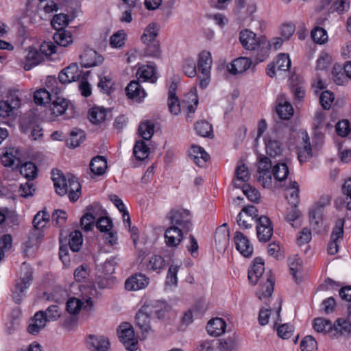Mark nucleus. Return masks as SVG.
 <instances>
[{
	"mask_svg": "<svg viewBox=\"0 0 351 351\" xmlns=\"http://www.w3.org/2000/svg\"><path fill=\"white\" fill-rule=\"evenodd\" d=\"M311 38L314 42L323 44L328 40L326 31L320 27H316L311 31Z\"/></svg>",
	"mask_w": 351,
	"mask_h": 351,
	"instance_id": "62",
	"label": "nucleus"
},
{
	"mask_svg": "<svg viewBox=\"0 0 351 351\" xmlns=\"http://www.w3.org/2000/svg\"><path fill=\"white\" fill-rule=\"evenodd\" d=\"M230 234L228 230L217 228L215 235V243L219 250H224L229 243Z\"/></svg>",
	"mask_w": 351,
	"mask_h": 351,
	"instance_id": "42",
	"label": "nucleus"
},
{
	"mask_svg": "<svg viewBox=\"0 0 351 351\" xmlns=\"http://www.w3.org/2000/svg\"><path fill=\"white\" fill-rule=\"evenodd\" d=\"M252 65V61L246 57H240L227 66L228 71L234 75L243 73Z\"/></svg>",
	"mask_w": 351,
	"mask_h": 351,
	"instance_id": "25",
	"label": "nucleus"
},
{
	"mask_svg": "<svg viewBox=\"0 0 351 351\" xmlns=\"http://www.w3.org/2000/svg\"><path fill=\"white\" fill-rule=\"evenodd\" d=\"M226 328L225 321L222 318L216 317L208 322L206 330L210 335L218 337L224 333Z\"/></svg>",
	"mask_w": 351,
	"mask_h": 351,
	"instance_id": "32",
	"label": "nucleus"
},
{
	"mask_svg": "<svg viewBox=\"0 0 351 351\" xmlns=\"http://www.w3.org/2000/svg\"><path fill=\"white\" fill-rule=\"evenodd\" d=\"M256 234L260 241H268L273 234V227L270 219L265 215H262L256 220Z\"/></svg>",
	"mask_w": 351,
	"mask_h": 351,
	"instance_id": "9",
	"label": "nucleus"
},
{
	"mask_svg": "<svg viewBox=\"0 0 351 351\" xmlns=\"http://www.w3.org/2000/svg\"><path fill=\"white\" fill-rule=\"evenodd\" d=\"M21 100L16 93L11 94L7 100L0 101V117H9L14 109L19 108Z\"/></svg>",
	"mask_w": 351,
	"mask_h": 351,
	"instance_id": "14",
	"label": "nucleus"
},
{
	"mask_svg": "<svg viewBox=\"0 0 351 351\" xmlns=\"http://www.w3.org/2000/svg\"><path fill=\"white\" fill-rule=\"evenodd\" d=\"M45 84L47 88V90L57 96V95L62 90L63 85L64 84H62L59 79H57L55 77L48 76L47 77Z\"/></svg>",
	"mask_w": 351,
	"mask_h": 351,
	"instance_id": "49",
	"label": "nucleus"
},
{
	"mask_svg": "<svg viewBox=\"0 0 351 351\" xmlns=\"http://www.w3.org/2000/svg\"><path fill=\"white\" fill-rule=\"evenodd\" d=\"M43 60V55L40 53L39 50L34 47H29L25 56L24 69L25 71H29Z\"/></svg>",
	"mask_w": 351,
	"mask_h": 351,
	"instance_id": "26",
	"label": "nucleus"
},
{
	"mask_svg": "<svg viewBox=\"0 0 351 351\" xmlns=\"http://www.w3.org/2000/svg\"><path fill=\"white\" fill-rule=\"evenodd\" d=\"M212 57L209 51H203L198 55V69L200 73H209L212 66Z\"/></svg>",
	"mask_w": 351,
	"mask_h": 351,
	"instance_id": "36",
	"label": "nucleus"
},
{
	"mask_svg": "<svg viewBox=\"0 0 351 351\" xmlns=\"http://www.w3.org/2000/svg\"><path fill=\"white\" fill-rule=\"evenodd\" d=\"M159 32V26L155 23H149L145 28L141 40L143 43L158 40L157 36Z\"/></svg>",
	"mask_w": 351,
	"mask_h": 351,
	"instance_id": "38",
	"label": "nucleus"
},
{
	"mask_svg": "<svg viewBox=\"0 0 351 351\" xmlns=\"http://www.w3.org/2000/svg\"><path fill=\"white\" fill-rule=\"evenodd\" d=\"M279 306L276 311H274L271 308H263L260 310L258 315L259 324L262 326H265L269 323V319L271 317L274 326L279 324L281 322L280 318V313L281 311V301L279 300Z\"/></svg>",
	"mask_w": 351,
	"mask_h": 351,
	"instance_id": "15",
	"label": "nucleus"
},
{
	"mask_svg": "<svg viewBox=\"0 0 351 351\" xmlns=\"http://www.w3.org/2000/svg\"><path fill=\"white\" fill-rule=\"evenodd\" d=\"M185 230L176 228V226H169L165 232V241L167 246L176 247L180 245L184 238V234L186 233Z\"/></svg>",
	"mask_w": 351,
	"mask_h": 351,
	"instance_id": "19",
	"label": "nucleus"
},
{
	"mask_svg": "<svg viewBox=\"0 0 351 351\" xmlns=\"http://www.w3.org/2000/svg\"><path fill=\"white\" fill-rule=\"evenodd\" d=\"M276 112L282 119H289L293 114V108L286 100L285 95H281L278 99Z\"/></svg>",
	"mask_w": 351,
	"mask_h": 351,
	"instance_id": "33",
	"label": "nucleus"
},
{
	"mask_svg": "<svg viewBox=\"0 0 351 351\" xmlns=\"http://www.w3.org/2000/svg\"><path fill=\"white\" fill-rule=\"evenodd\" d=\"M149 310L144 304L135 317L136 325L141 330L143 338H145L152 330L150 325V315L152 314L149 313Z\"/></svg>",
	"mask_w": 351,
	"mask_h": 351,
	"instance_id": "10",
	"label": "nucleus"
},
{
	"mask_svg": "<svg viewBox=\"0 0 351 351\" xmlns=\"http://www.w3.org/2000/svg\"><path fill=\"white\" fill-rule=\"evenodd\" d=\"M165 259L159 255H154L147 261H145L143 265L149 271H158L165 267Z\"/></svg>",
	"mask_w": 351,
	"mask_h": 351,
	"instance_id": "37",
	"label": "nucleus"
},
{
	"mask_svg": "<svg viewBox=\"0 0 351 351\" xmlns=\"http://www.w3.org/2000/svg\"><path fill=\"white\" fill-rule=\"evenodd\" d=\"M88 349L93 351H106L110 347V341L104 336L89 335L87 340Z\"/></svg>",
	"mask_w": 351,
	"mask_h": 351,
	"instance_id": "22",
	"label": "nucleus"
},
{
	"mask_svg": "<svg viewBox=\"0 0 351 351\" xmlns=\"http://www.w3.org/2000/svg\"><path fill=\"white\" fill-rule=\"evenodd\" d=\"M287 199L291 205L297 206L299 204V184L296 182H291L287 189Z\"/></svg>",
	"mask_w": 351,
	"mask_h": 351,
	"instance_id": "44",
	"label": "nucleus"
},
{
	"mask_svg": "<svg viewBox=\"0 0 351 351\" xmlns=\"http://www.w3.org/2000/svg\"><path fill=\"white\" fill-rule=\"evenodd\" d=\"M20 173L28 180L34 179L37 176V168L32 162H27L20 167Z\"/></svg>",
	"mask_w": 351,
	"mask_h": 351,
	"instance_id": "51",
	"label": "nucleus"
},
{
	"mask_svg": "<svg viewBox=\"0 0 351 351\" xmlns=\"http://www.w3.org/2000/svg\"><path fill=\"white\" fill-rule=\"evenodd\" d=\"M313 328L318 332H332L333 324L324 318H315L313 320Z\"/></svg>",
	"mask_w": 351,
	"mask_h": 351,
	"instance_id": "46",
	"label": "nucleus"
},
{
	"mask_svg": "<svg viewBox=\"0 0 351 351\" xmlns=\"http://www.w3.org/2000/svg\"><path fill=\"white\" fill-rule=\"evenodd\" d=\"M53 39L58 45L62 47H67L73 42L71 32L65 29L58 30L54 34Z\"/></svg>",
	"mask_w": 351,
	"mask_h": 351,
	"instance_id": "43",
	"label": "nucleus"
},
{
	"mask_svg": "<svg viewBox=\"0 0 351 351\" xmlns=\"http://www.w3.org/2000/svg\"><path fill=\"white\" fill-rule=\"evenodd\" d=\"M84 139V132L80 129L75 128L71 132L70 136L66 140V145L69 147L75 148L78 147Z\"/></svg>",
	"mask_w": 351,
	"mask_h": 351,
	"instance_id": "39",
	"label": "nucleus"
},
{
	"mask_svg": "<svg viewBox=\"0 0 351 351\" xmlns=\"http://www.w3.org/2000/svg\"><path fill=\"white\" fill-rule=\"evenodd\" d=\"M19 278L16 280L12 291V298L15 303L20 304L25 295V291L32 282V269L29 265L23 263L20 269Z\"/></svg>",
	"mask_w": 351,
	"mask_h": 351,
	"instance_id": "4",
	"label": "nucleus"
},
{
	"mask_svg": "<svg viewBox=\"0 0 351 351\" xmlns=\"http://www.w3.org/2000/svg\"><path fill=\"white\" fill-rule=\"evenodd\" d=\"M52 97L46 88H40L34 93V99L36 104L45 105L53 99Z\"/></svg>",
	"mask_w": 351,
	"mask_h": 351,
	"instance_id": "48",
	"label": "nucleus"
},
{
	"mask_svg": "<svg viewBox=\"0 0 351 351\" xmlns=\"http://www.w3.org/2000/svg\"><path fill=\"white\" fill-rule=\"evenodd\" d=\"M117 334L120 341L128 350L135 351L137 350L138 341L130 324L125 322L121 324L117 330Z\"/></svg>",
	"mask_w": 351,
	"mask_h": 351,
	"instance_id": "7",
	"label": "nucleus"
},
{
	"mask_svg": "<svg viewBox=\"0 0 351 351\" xmlns=\"http://www.w3.org/2000/svg\"><path fill=\"white\" fill-rule=\"evenodd\" d=\"M335 99V95L332 92L329 90L323 91L319 97V102L322 108L328 110Z\"/></svg>",
	"mask_w": 351,
	"mask_h": 351,
	"instance_id": "64",
	"label": "nucleus"
},
{
	"mask_svg": "<svg viewBox=\"0 0 351 351\" xmlns=\"http://www.w3.org/2000/svg\"><path fill=\"white\" fill-rule=\"evenodd\" d=\"M344 220L338 219L330 235V240L328 245V252L334 255L339 250V245L343 236Z\"/></svg>",
	"mask_w": 351,
	"mask_h": 351,
	"instance_id": "8",
	"label": "nucleus"
},
{
	"mask_svg": "<svg viewBox=\"0 0 351 351\" xmlns=\"http://www.w3.org/2000/svg\"><path fill=\"white\" fill-rule=\"evenodd\" d=\"M51 179L56 192L60 196L68 194L69 198L72 202L78 199L80 195L81 186L76 178L69 175L66 177L58 169L51 171Z\"/></svg>",
	"mask_w": 351,
	"mask_h": 351,
	"instance_id": "3",
	"label": "nucleus"
},
{
	"mask_svg": "<svg viewBox=\"0 0 351 351\" xmlns=\"http://www.w3.org/2000/svg\"><path fill=\"white\" fill-rule=\"evenodd\" d=\"M106 110L103 107H93L90 110L88 113L90 121L95 124L104 121L106 119Z\"/></svg>",
	"mask_w": 351,
	"mask_h": 351,
	"instance_id": "45",
	"label": "nucleus"
},
{
	"mask_svg": "<svg viewBox=\"0 0 351 351\" xmlns=\"http://www.w3.org/2000/svg\"><path fill=\"white\" fill-rule=\"evenodd\" d=\"M69 23V16L65 14H58L53 16L51 20L52 26L58 30H64L63 27Z\"/></svg>",
	"mask_w": 351,
	"mask_h": 351,
	"instance_id": "60",
	"label": "nucleus"
},
{
	"mask_svg": "<svg viewBox=\"0 0 351 351\" xmlns=\"http://www.w3.org/2000/svg\"><path fill=\"white\" fill-rule=\"evenodd\" d=\"M136 76L138 80L151 83H156L158 80L156 67L149 64L141 66L137 70Z\"/></svg>",
	"mask_w": 351,
	"mask_h": 351,
	"instance_id": "27",
	"label": "nucleus"
},
{
	"mask_svg": "<svg viewBox=\"0 0 351 351\" xmlns=\"http://www.w3.org/2000/svg\"><path fill=\"white\" fill-rule=\"evenodd\" d=\"M264 271V262L261 258H256L248 270V279L252 285H255L261 280V288L257 294L261 300L271 296L274 287V276L270 272L263 275Z\"/></svg>",
	"mask_w": 351,
	"mask_h": 351,
	"instance_id": "1",
	"label": "nucleus"
},
{
	"mask_svg": "<svg viewBox=\"0 0 351 351\" xmlns=\"http://www.w3.org/2000/svg\"><path fill=\"white\" fill-rule=\"evenodd\" d=\"M45 318L47 322H53L60 317L61 313L58 305L53 304L49 306L45 311H44Z\"/></svg>",
	"mask_w": 351,
	"mask_h": 351,
	"instance_id": "63",
	"label": "nucleus"
},
{
	"mask_svg": "<svg viewBox=\"0 0 351 351\" xmlns=\"http://www.w3.org/2000/svg\"><path fill=\"white\" fill-rule=\"evenodd\" d=\"M81 73L77 64L73 63L59 73L58 79L62 84H69L78 80Z\"/></svg>",
	"mask_w": 351,
	"mask_h": 351,
	"instance_id": "21",
	"label": "nucleus"
},
{
	"mask_svg": "<svg viewBox=\"0 0 351 351\" xmlns=\"http://www.w3.org/2000/svg\"><path fill=\"white\" fill-rule=\"evenodd\" d=\"M183 103L186 107V121H192L193 114L195 113L198 104V97L196 93L191 92L185 96Z\"/></svg>",
	"mask_w": 351,
	"mask_h": 351,
	"instance_id": "35",
	"label": "nucleus"
},
{
	"mask_svg": "<svg viewBox=\"0 0 351 351\" xmlns=\"http://www.w3.org/2000/svg\"><path fill=\"white\" fill-rule=\"evenodd\" d=\"M47 322L44 311H39L35 313L34 317L31 319L27 330L30 334L36 335L46 326Z\"/></svg>",
	"mask_w": 351,
	"mask_h": 351,
	"instance_id": "23",
	"label": "nucleus"
},
{
	"mask_svg": "<svg viewBox=\"0 0 351 351\" xmlns=\"http://www.w3.org/2000/svg\"><path fill=\"white\" fill-rule=\"evenodd\" d=\"M145 45V54L149 57L159 58L160 56V47L159 40L143 43Z\"/></svg>",
	"mask_w": 351,
	"mask_h": 351,
	"instance_id": "58",
	"label": "nucleus"
},
{
	"mask_svg": "<svg viewBox=\"0 0 351 351\" xmlns=\"http://www.w3.org/2000/svg\"><path fill=\"white\" fill-rule=\"evenodd\" d=\"M114 82L110 76L101 77L98 83V87L101 91L107 95L110 94L114 90Z\"/></svg>",
	"mask_w": 351,
	"mask_h": 351,
	"instance_id": "56",
	"label": "nucleus"
},
{
	"mask_svg": "<svg viewBox=\"0 0 351 351\" xmlns=\"http://www.w3.org/2000/svg\"><path fill=\"white\" fill-rule=\"evenodd\" d=\"M195 130L197 134L204 137H208L212 134L211 125L205 121H197L195 124Z\"/></svg>",
	"mask_w": 351,
	"mask_h": 351,
	"instance_id": "61",
	"label": "nucleus"
},
{
	"mask_svg": "<svg viewBox=\"0 0 351 351\" xmlns=\"http://www.w3.org/2000/svg\"><path fill=\"white\" fill-rule=\"evenodd\" d=\"M107 167V162L103 156H96L92 159L90 164L91 171L98 176L104 174Z\"/></svg>",
	"mask_w": 351,
	"mask_h": 351,
	"instance_id": "41",
	"label": "nucleus"
},
{
	"mask_svg": "<svg viewBox=\"0 0 351 351\" xmlns=\"http://www.w3.org/2000/svg\"><path fill=\"white\" fill-rule=\"evenodd\" d=\"M2 164L5 167L19 165L20 163L19 150L15 147H10L6 150L1 158Z\"/></svg>",
	"mask_w": 351,
	"mask_h": 351,
	"instance_id": "34",
	"label": "nucleus"
},
{
	"mask_svg": "<svg viewBox=\"0 0 351 351\" xmlns=\"http://www.w3.org/2000/svg\"><path fill=\"white\" fill-rule=\"evenodd\" d=\"M93 306V302L90 297L84 299V301L77 298H71L66 304V310L71 315H77L82 309H90Z\"/></svg>",
	"mask_w": 351,
	"mask_h": 351,
	"instance_id": "13",
	"label": "nucleus"
},
{
	"mask_svg": "<svg viewBox=\"0 0 351 351\" xmlns=\"http://www.w3.org/2000/svg\"><path fill=\"white\" fill-rule=\"evenodd\" d=\"M133 152L138 160H143L147 158L149 154V148L143 141H138L134 145Z\"/></svg>",
	"mask_w": 351,
	"mask_h": 351,
	"instance_id": "47",
	"label": "nucleus"
},
{
	"mask_svg": "<svg viewBox=\"0 0 351 351\" xmlns=\"http://www.w3.org/2000/svg\"><path fill=\"white\" fill-rule=\"evenodd\" d=\"M125 92L128 98L141 101L147 95L145 90L141 87L138 81H131L125 88Z\"/></svg>",
	"mask_w": 351,
	"mask_h": 351,
	"instance_id": "28",
	"label": "nucleus"
},
{
	"mask_svg": "<svg viewBox=\"0 0 351 351\" xmlns=\"http://www.w3.org/2000/svg\"><path fill=\"white\" fill-rule=\"evenodd\" d=\"M182 71L189 77H194L197 74L195 61L191 58H186L182 63Z\"/></svg>",
	"mask_w": 351,
	"mask_h": 351,
	"instance_id": "57",
	"label": "nucleus"
},
{
	"mask_svg": "<svg viewBox=\"0 0 351 351\" xmlns=\"http://www.w3.org/2000/svg\"><path fill=\"white\" fill-rule=\"evenodd\" d=\"M302 141L298 148V158L300 163L306 162L312 157V149L310 138L306 131H302L300 134Z\"/></svg>",
	"mask_w": 351,
	"mask_h": 351,
	"instance_id": "12",
	"label": "nucleus"
},
{
	"mask_svg": "<svg viewBox=\"0 0 351 351\" xmlns=\"http://www.w3.org/2000/svg\"><path fill=\"white\" fill-rule=\"evenodd\" d=\"M145 306L149 309L150 314L155 315L158 319L165 318L170 311V306L165 302L160 301L145 304Z\"/></svg>",
	"mask_w": 351,
	"mask_h": 351,
	"instance_id": "31",
	"label": "nucleus"
},
{
	"mask_svg": "<svg viewBox=\"0 0 351 351\" xmlns=\"http://www.w3.org/2000/svg\"><path fill=\"white\" fill-rule=\"evenodd\" d=\"M126 34L124 30H119L110 38V45L112 48H122L125 43Z\"/></svg>",
	"mask_w": 351,
	"mask_h": 351,
	"instance_id": "54",
	"label": "nucleus"
},
{
	"mask_svg": "<svg viewBox=\"0 0 351 351\" xmlns=\"http://www.w3.org/2000/svg\"><path fill=\"white\" fill-rule=\"evenodd\" d=\"M171 226H176L186 232L192 228V216L190 211L182 208L171 209L167 215Z\"/></svg>",
	"mask_w": 351,
	"mask_h": 351,
	"instance_id": "5",
	"label": "nucleus"
},
{
	"mask_svg": "<svg viewBox=\"0 0 351 351\" xmlns=\"http://www.w3.org/2000/svg\"><path fill=\"white\" fill-rule=\"evenodd\" d=\"M348 314L346 319L339 318L333 324L332 335H348L351 333V304H349Z\"/></svg>",
	"mask_w": 351,
	"mask_h": 351,
	"instance_id": "20",
	"label": "nucleus"
},
{
	"mask_svg": "<svg viewBox=\"0 0 351 351\" xmlns=\"http://www.w3.org/2000/svg\"><path fill=\"white\" fill-rule=\"evenodd\" d=\"M154 124L149 121L142 122L138 127V134L145 140H149L154 134Z\"/></svg>",
	"mask_w": 351,
	"mask_h": 351,
	"instance_id": "50",
	"label": "nucleus"
},
{
	"mask_svg": "<svg viewBox=\"0 0 351 351\" xmlns=\"http://www.w3.org/2000/svg\"><path fill=\"white\" fill-rule=\"evenodd\" d=\"M69 246L73 252H78L81 249L83 238L80 231L75 230L69 235Z\"/></svg>",
	"mask_w": 351,
	"mask_h": 351,
	"instance_id": "52",
	"label": "nucleus"
},
{
	"mask_svg": "<svg viewBox=\"0 0 351 351\" xmlns=\"http://www.w3.org/2000/svg\"><path fill=\"white\" fill-rule=\"evenodd\" d=\"M149 283V278L143 274H135L128 278L125 287L128 291H138L145 289Z\"/></svg>",
	"mask_w": 351,
	"mask_h": 351,
	"instance_id": "16",
	"label": "nucleus"
},
{
	"mask_svg": "<svg viewBox=\"0 0 351 351\" xmlns=\"http://www.w3.org/2000/svg\"><path fill=\"white\" fill-rule=\"evenodd\" d=\"M189 156L191 160L200 167H204L209 159V155L205 150L202 147L197 145L191 146Z\"/></svg>",
	"mask_w": 351,
	"mask_h": 351,
	"instance_id": "30",
	"label": "nucleus"
},
{
	"mask_svg": "<svg viewBox=\"0 0 351 351\" xmlns=\"http://www.w3.org/2000/svg\"><path fill=\"white\" fill-rule=\"evenodd\" d=\"M176 83L172 82L169 88L167 104L169 112L174 115H178L181 112L180 101L176 97Z\"/></svg>",
	"mask_w": 351,
	"mask_h": 351,
	"instance_id": "24",
	"label": "nucleus"
},
{
	"mask_svg": "<svg viewBox=\"0 0 351 351\" xmlns=\"http://www.w3.org/2000/svg\"><path fill=\"white\" fill-rule=\"evenodd\" d=\"M274 64L276 66V71L287 72L289 71L291 62L287 54L280 53L278 56Z\"/></svg>",
	"mask_w": 351,
	"mask_h": 351,
	"instance_id": "53",
	"label": "nucleus"
},
{
	"mask_svg": "<svg viewBox=\"0 0 351 351\" xmlns=\"http://www.w3.org/2000/svg\"><path fill=\"white\" fill-rule=\"evenodd\" d=\"M237 250L244 257H250L253 254V245L246 236L241 232H236L234 238Z\"/></svg>",
	"mask_w": 351,
	"mask_h": 351,
	"instance_id": "17",
	"label": "nucleus"
},
{
	"mask_svg": "<svg viewBox=\"0 0 351 351\" xmlns=\"http://www.w3.org/2000/svg\"><path fill=\"white\" fill-rule=\"evenodd\" d=\"M239 40L246 50L256 52L257 63L263 62L269 56L270 45L265 36H257L253 32L244 29L239 34Z\"/></svg>",
	"mask_w": 351,
	"mask_h": 351,
	"instance_id": "2",
	"label": "nucleus"
},
{
	"mask_svg": "<svg viewBox=\"0 0 351 351\" xmlns=\"http://www.w3.org/2000/svg\"><path fill=\"white\" fill-rule=\"evenodd\" d=\"M81 64L83 67L89 68L101 64L104 58L92 49H86L80 56Z\"/></svg>",
	"mask_w": 351,
	"mask_h": 351,
	"instance_id": "18",
	"label": "nucleus"
},
{
	"mask_svg": "<svg viewBox=\"0 0 351 351\" xmlns=\"http://www.w3.org/2000/svg\"><path fill=\"white\" fill-rule=\"evenodd\" d=\"M265 150L271 157L280 156L283 151L282 136L276 129L271 130L264 138Z\"/></svg>",
	"mask_w": 351,
	"mask_h": 351,
	"instance_id": "6",
	"label": "nucleus"
},
{
	"mask_svg": "<svg viewBox=\"0 0 351 351\" xmlns=\"http://www.w3.org/2000/svg\"><path fill=\"white\" fill-rule=\"evenodd\" d=\"M272 174L276 180L282 181L289 174L288 167L285 163H279L274 166Z\"/></svg>",
	"mask_w": 351,
	"mask_h": 351,
	"instance_id": "59",
	"label": "nucleus"
},
{
	"mask_svg": "<svg viewBox=\"0 0 351 351\" xmlns=\"http://www.w3.org/2000/svg\"><path fill=\"white\" fill-rule=\"evenodd\" d=\"M49 214L44 210L38 212L34 217L33 225L35 229L41 230L49 221Z\"/></svg>",
	"mask_w": 351,
	"mask_h": 351,
	"instance_id": "55",
	"label": "nucleus"
},
{
	"mask_svg": "<svg viewBox=\"0 0 351 351\" xmlns=\"http://www.w3.org/2000/svg\"><path fill=\"white\" fill-rule=\"evenodd\" d=\"M53 97L54 99L52 100L49 110L51 114L56 117L65 113L66 110L69 108L70 102L64 97L58 96Z\"/></svg>",
	"mask_w": 351,
	"mask_h": 351,
	"instance_id": "29",
	"label": "nucleus"
},
{
	"mask_svg": "<svg viewBox=\"0 0 351 351\" xmlns=\"http://www.w3.org/2000/svg\"><path fill=\"white\" fill-rule=\"evenodd\" d=\"M330 203V198L326 197L324 202L321 201L315 204L309 210L310 223L313 228H319L322 224L324 208Z\"/></svg>",
	"mask_w": 351,
	"mask_h": 351,
	"instance_id": "11",
	"label": "nucleus"
},
{
	"mask_svg": "<svg viewBox=\"0 0 351 351\" xmlns=\"http://www.w3.org/2000/svg\"><path fill=\"white\" fill-rule=\"evenodd\" d=\"M236 179L233 180V185L237 188L241 186V182H246L250 179L247 167L243 165H239L235 171Z\"/></svg>",
	"mask_w": 351,
	"mask_h": 351,
	"instance_id": "40",
	"label": "nucleus"
}]
</instances>
